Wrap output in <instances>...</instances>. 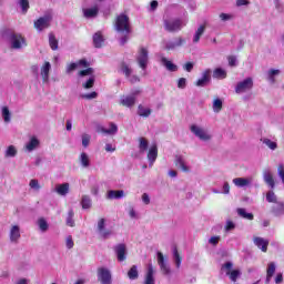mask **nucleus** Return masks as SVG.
Segmentation results:
<instances>
[{
    "mask_svg": "<svg viewBox=\"0 0 284 284\" xmlns=\"http://www.w3.org/2000/svg\"><path fill=\"white\" fill-rule=\"evenodd\" d=\"M115 30L116 32H121L122 34H124L120 39V43L121 45H125L128 43V39H130L128 34L132 32V28L130 27V18L125 16V13H121L116 17Z\"/></svg>",
    "mask_w": 284,
    "mask_h": 284,
    "instance_id": "obj_1",
    "label": "nucleus"
},
{
    "mask_svg": "<svg viewBox=\"0 0 284 284\" xmlns=\"http://www.w3.org/2000/svg\"><path fill=\"white\" fill-rule=\"evenodd\" d=\"M163 26L166 32H181V30L187 26V20H182L180 18L164 19Z\"/></svg>",
    "mask_w": 284,
    "mask_h": 284,
    "instance_id": "obj_2",
    "label": "nucleus"
},
{
    "mask_svg": "<svg viewBox=\"0 0 284 284\" xmlns=\"http://www.w3.org/2000/svg\"><path fill=\"white\" fill-rule=\"evenodd\" d=\"M221 274L229 276V278H230V281H232V283H236V281H239V278H241V270H239V268L234 270V263H232V262H225L222 265Z\"/></svg>",
    "mask_w": 284,
    "mask_h": 284,
    "instance_id": "obj_3",
    "label": "nucleus"
},
{
    "mask_svg": "<svg viewBox=\"0 0 284 284\" xmlns=\"http://www.w3.org/2000/svg\"><path fill=\"white\" fill-rule=\"evenodd\" d=\"M254 88V79L252 77H247L244 80L240 81L235 85L236 94H247Z\"/></svg>",
    "mask_w": 284,
    "mask_h": 284,
    "instance_id": "obj_4",
    "label": "nucleus"
},
{
    "mask_svg": "<svg viewBox=\"0 0 284 284\" xmlns=\"http://www.w3.org/2000/svg\"><path fill=\"white\" fill-rule=\"evenodd\" d=\"M136 62L141 70L148 69V63H150V51L145 47H140L136 54Z\"/></svg>",
    "mask_w": 284,
    "mask_h": 284,
    "instance_id": "obj_5",
    "label": "nucleus"
},
{
    "mask_svg": "<svg viewBox=\"0 0 284 284\" xmlns=\"http://www.w3.org/2000/svg\"><path fill=\"white\" fill-rule=\"evenodd\" d=\"M190 130L192 134H194V136L200 139V141H204V142L212 141V134H210V132H207L205 128L199 124H192L190 126Z\"/></svg>",
    "mask_w": 284,
    "mask_h": 284,
    "instance_id": "obj_6",
    "label": "nucleus"
},
{
    "mask_svg": "<svg viewBox=\"0 0 284 284\" xmlns=\"http://www.w3.org/2000/svg\"><path fill=\"white\" fill-rule=\"evenodd\" d=\"M10 44L12 50H21L28 47V42L21 33H12L10 36Z\"/></svg>",
    "mask_w": 284,
    "mask_h": 284,
    "instance_id": "obj_7",
    "label": "nucleus"
},
{
    "mask_svg": "<svg viewBox=\"0 0 284 284\" xmlns=\"http://www.w3.org/2000/svg\"><path fill=\"white\" fill-rule=\"evenodd\" d=\"M50 23H52V11H48L43 17L34 21V28L41 32L42 30L48 29Z\"/></svg>",
    "mask_w": 284,
    "mask_h": 284,
    "instance_id": "obj_8",
    "label": "nucleus"
},
{
    "mask_svg": "<svg viewBox=\"0 0 284 284\" xmlns=\"http://www.w3.org/2000/svg\"><path fill=\"white\" fill-rule=\"evenodd\" d=\"M98 281L100 284H112V271L108 267H99L97 271Z\"/></svg>",
    "mask_w": 284,
    "mask_h": 284,
    "instance_id": "obj_9",
    "label": "nucleus"
},
{
    "mask_svg": "<svg viewBox=\"0 0 284 284\" xmlns=\"http://www.w3.org/2000/svg\"><path fill=\"white\" fill-rule=\"evenodd\" d=\"M139 94H141V90L136 89L131 94L123 95L120 99V104L124 108H133V105L136 104V97H139Z\"/></svg>",
    "mask_w": 284,
    "mask_h": 284,
    "instance_id": "obj_10",
    "label": "nucleus"
},
{
    "mask_svg": "<svg viewBox=\"0 0 284 284\" xmlns=\"http://www.w3.org/2000/svg\"><path fill=\"white\" fill-rule=\"evenodd\" d=\"M120 71L126 77V79H129L130 83H139V81H141L139 75H132V68L125 63L121 64Z\"/></svg>",
    "mask_w": 284,
    "mask_h": 284,
    "instance_id": "obj_11",
    "label": "nucleus"
},
{
    "mask_svg": "<svg viewBox=\"0 0 284 284\" xmlns=\"http://www.w3.org/2000/svg\"><path fill=\"white\" fill-rule=\"evenodd\" d=\"M21 239V226L13 224L11 225L10 230H9V241L10 243H19Z\"/></svg>",
    "mask_w": 284,
    "mask_h": 284,
    "instance_id": "obj_12",
    "label": "nucleus"
},
{
    "mask_svg": "<svg viewBox=\"0 0 284 284\" xmlns=\"http://www.w3.org/2000/svg\"><path fill=\"white\" fill-rule=\"evenodd\" d=\"M154 274H156V271H154V266L152 265V263H149L146 266L143 284H156Z\"/></svg>",
    "mask_w": 284,
    "mask_h": 284,
    "instance_id": "obj_13",
    "label": "nucleus"
},
{
    "mask_svg": "<svg viewBox=\"0 0 284 284\" xmlns=\"http://www.w3.org/2000/svg\"><path fill=\"white\" fill-rule=\"evenodd\" d=\"M50 70H52V64L50 62H44L40 68V77H42V83H50Z\"/></svg>",
    "mask_w": 284,
    "mask_h": 284,
    "instance_id": "obj_14",
    "label": "nucleus"
},
{
    "mask_svg": "<svg viewBox=\"0 0 284 284\" xmlns=\"http://www.w3.org/2000/svg\"><path fill=\"white\" fill-rule=\"evenodd\" d=\"M114 252H115L116 258L120 263H123V261H125V258H128V248L125 247V244L115 245Z\"/></svg>",
    "mask_w": 284,
    "mask_h": 284,
    "instance_id": "obj_15",
    "label": "nucleus"
},
{
    "mask_svg": "<svg viewBox=\"0 0 284 284\" xmlns=\"http://www.w3.org/2000/svg\"><path fill=\"white\" fill-rule=\"evenodd\" d=\"M212 70L206 69L205 71L202 72V77L195 82V85L197 88H205L207 83H210L212 77Z\"/></svg>",
    "mask_w": 284,
    "mask_h": 284,
    "instance_id": "obj_16",
    "label": "nucleus"
},
{
    "mask_svg": "<svg viewBox=\"0 0 284 284\" xmlns=\"http://www.w3.org/2000/svg\"><path fill=\"white\" fill-rule=\"evenodd\" d=\"M99 4L82 10L84 19H97L99 17Z\"/></svg>",
    "mask_w": 284,
    "mask_h": 284,
    "instance_id": "obj_17",
    "label": "nucleus"
},
{
    "mask_svg": "<svg viewBox=\"0 0 284 284\" xmlns=\"http://www.w3.org/2000/svg\"><path fill=\"white\" fill-rule=\"evenodd\" d=\"M185 43V39L182 37H176L173 40H169L165 43V49L166 50H176V48H181Z\"/></svg>",
    "mask_w": 284,
    "mask_h": 284,
    "instance_id": "obj_18",
    "label": "nucleus"
},
{
    "mask_svg": "<svg viewBox=\"0 0 284 284\" xmlns=\"http://www.w3.org/2000/svg\"><path fill=\"white\" fill-rule=\"evenodd\" d=\"M253 243L261 252H267V246L270 245V241L260 236H253Z\"/></svg>",
    "mask_w": 284,
    "mask_h": 284,
    "instance_id": "obj_19",
    "label": "nucleus"
},
{
    "mask_svg": "<svg viewBox=\"0 0 284 284\" xmlns=\"http://www.w3.org/2000/svg\"><path fill=\"white\" fill-rule=\"evenodd\" d=\"M158 156H159V148L156 146V144H153L148 152V160H149L150 168L154 165V162L156 161Z\"/></svg>",
    "mask_w": 284,
    "mask_h": 284,
    "instance_id": "obj_20",
    "label": "nucleus"
},
{
    "mask_svg": "<svg viewBox=\"0 0 284 284\" xmlns=\"http://www.w3.org/2000/svg\"><path fill=\"white\" fill-rule=\"evenodd\" d=\"M158 264L160 266L161 272H163V274L168 275L170 274V265H168V263L165 262V257L163 256V253L158 252Z\"/></svg>",
    "mask_w": 284,
    "mask_h": 284,
    "instance_id": "obj_21",
    "label": "nucleus"
},
{
    "mask_svg": "<svg viewBox=\"0 0 284 284\" xmlns=\"http://www.w3.org/2000/svg\"><path fill=\"white\" fill-rule=\"evenodd\" d=\"M263 180L271 190H274V187H276V183L274 182V175H272V171L264 170Z\"/></svg>",
    "mask_w": 284,
    "mask_h": 284,
    "instance_id": "obj_22",
    "label": "nucleus"
},
{
    "mask_svg": "<svg viewBox=\"0 0 284 284\" xmlns=\"http://www.w3.org/2000/svg\"><path fill=\"white\" fill-rule=\"evenodd\" d=\"M40 141L39 139H37V136H32L30 138V140L26 143L24 145V150L27 152H34V150H37V148H39L40 145Z\"/></svg>",
    "mask_w": 284,
    "mask_h": 284,
    "instance_id": "obj_23",
    "label": "nucleus"
},
{
    "mask_svg": "<svg viewBox=\"0 0 284 284\" xmlns=\"http://www.w3.org/2000/svg\"><path fill=\"white\" fill-rule=\"evenodd\" d=\"M53 192H57L59 196H67L70 193V184L69 183L57 184Z\"/></svg>",
    "mask_w": 284,
    "mask_h": 284,
    "instance_id": "obj_24",
    "label": "nucleus"
},
{
    "mask_svg": "<svg viewBox=\"0 0 284 284\" xmlns=\"http://www.w3.org/2000/svg\"><path fill=\"white\" fill-rule=\"evenodd\" d=\"M161 63L164 65V68L169 72H178L179 71V65L174 64L172 61L168 60L166 58H161Z\"/></svg>",
    "mask_w": 284,
    "mask_h": 284,
    "instance_id": "obj_25",
    "label": "nucleus"
},
{
    "mask_svg": "<svg viewBox=\"0 0 284 284\" xmlns=\"http://www.w3.org/2000/svg\"><path fill=\"white\" fill-rule=\"evenodd\" d=\"M271 212L274 214V216H284V202L273 204Z\"/></svg>",
    "mask_w": 284,
    "mask_h": 284,
    "instance_id": "obj_26",
    "label": "nucleus"
},
{
    "mask_svg": "<svg viewBox=\"0 0 284 284\" xmlns=\"http://www.w3.org/2000/svg\"><path fill=\"white\" fill-rule=\"evenodd\" d=\"M205 24H200L197 27V29L195 30L194 34H193V43H199V41H201V37H203V34H205Z\"/></svg>",
    "mask_w": 284,
    "mask_h": 284,
    "instance_id": "obj_27",
    "label": "nucleus"
},
{
    "mask_svg": "<svg viewBox=\"0 0 284 284\" xmlns=\"http://www.w3.org/2000/svg\"><path fill=\"white\" fill-rule=\"evenodd\" d=\"M175 165L176 168H180L182 172H190V166L185 164V159H183L181 155L175 156Z\"/></svg>",
    "mask_w": 284,
    "mask_h": 284,
    "instance_id": "obj_28",
    "label": "nucleus"
},
{
    "mask_svg": "<svg viewBox=\"0 0 284 284\" xmlns=\"http://www.w3.org/2000/svg\"><path fill=\"white\" fill-rule=\"evenodd\" d=\"M79 65H82V68H88V61L87 60H80L79 62H73L67 67V73L70 74V72H74Z\"/></svg>",
    "mask_w": 284,
    "mask_h": 284,
    "instance_id": "obj_29",
    "label": "nucleus"
},
{
    "mask_svg": "<svg viewBox=\"0 0 284 284\" xmlns=\"http://www.w3.org/2000/svg\"><path fill=\"white\" fill-rule=\"evenodd\" d=\"M100 132H102L103 134H110L111 136L116 134L119 132V126H116L115 123H110L109 124V129L105 128H100Z\"/></svg>",
    "mask_w": 284,
    "mask_h": 284,
    "instance_id": "obj_30",
    "label": "nucleus"
},
{
    "mask_svg": "<svg viewBox=\"0 0 284 284\" xmlns=\"http://www.w3.org/2000/svg\"><path fill=\"white\" fill-rule=\"evenodd\" d=\"M276 272V264L271 262L266 270V284H270V281H272V276H274V273Z\"/></svg>",
    "mask_w": 284,
    "mask_h": 284,
    "instance_id": "obj_31",
    "label": "nucleus"
},
{
    "mask_svg": "<svg viewBox=\"0 0 284 284\" xmlns=\"http://www.w3.org/2000/svg\"><path fill=\"white\" fill-rule=\"evenodd\" d=\"M233 183L236 185V187H247L252 181L245 178H235L233 179Z\"/></svg>",
    "mask_w": 284,
    "mask_h": 284,
    "instance_id": "obj_32",
    "label": "nucleus"
},
{
    "mask_svg": "<svg viewBox=\"0 0 284 284\" xmlns=\"http://www.w3.org/2000/svg\"><path fill=\"white\" fill-rule=\"evenodd\" d=\"M125 196V192L123 190L114 191L111 190L108 192L106 199L114 200V199H123Z\"/></svg>",
    "mask_w": 284,
    "mask_h": 284,
    "instance_id": "obj_33",
    "label": "nucleus"
},
{
    "mask_svg": "<svg viewBox=\"0 0 284 284\" xmlns=\"http://www.w3.org/2000/svg\"><path fill=\"white\" fill-rule=\"evenodd\" d=\"M103 41H105V39L103 38V34H101V32H97L95 34H93V45H94V48H102L103 47Z\"/></svg>",
    "mask_w": 284,
    "mask_h": 284,
    "instance_id": "obj_34",
    "label": "nucleus"
},
{
    "mask_svg": "<svg viewBox=\"0 0 284 284\" xmlns=\"http://www.w3.org/2000/svg\"><path fill=\"white\" fill-rule=\"evenodd\" d=\"M1 116L4 123H10V121H12V113L10 112V109L8 106L1 108Z\"/></svg>",
    "mask_w": 284,
    "mask_h": 284,
    "instance_id": "obj_35",
    "label": "nucleus"
},
{
    "mask_svg": "<svg viewBox=\"0 0 284 284\" xmlns=\"http://www.w3.org/2000/svg\"><path fill=\"white\" fill-rule=\"evenodd\" d=\"M138 114H139V116H143L144 119H148V116H150V114H152V109L140 104L138 106Z\"/></svg>",
    "mask_w": 284,
    "mask_h": 284,
    "instance_id": "obj_36",
    "label": "nucleus"
},
{
    "mask_svg": "<svg viewBox=\"0 0 284 284\" xmlns=\"http://www.w3.org/2000/svg\"><path fill=\"white\" fill-rule=\"evenodd\" d=\"M18 152L19 151L17 150V146L9 145L7 148V150L4 151V156H6V159H14V156H17Z\"/></svg>",
    "mask_w": 284,
    "mask_h": 284,
    "instance_id": "obj_37",
    "label": "nucleus"
},
{
    "mask_svg": "<svg viewBox=\"0 0 284 284\" xmlns=\"http://www.w3.org/2000/svg\"><path fill=\"white\" fill-rule=\"evenodd\" d=\"M128 277L130 281H136V278H139V267L136 265L131 266L128 272Z\"/></svg>",
    "mask_w": 284,
    "mask_h": 284,
    "instance_id": "obj_38",
    "label": "nucleus"
},
{
    "mask_svg": "<svg viewBox=\"0 0 284 284\" xmlns=\"http://www.w3.org/2000/svg\"><path fill=\"white\" fill-rule=\"evenodd\" d=\"M262 143L267 146L268 150H276L278 148V144L275 141H272L271 139L263 138L261 139Z\"/></svg>",
    "mask_w": 284,
    "mask_h": 284,
    "instance_id": "obj_39",
    "label": "nucleus"
},
{
    "mask_svg": "<svg viewBox=\"0 0 284 284\" xmlns=\"http://www.w3.org/2000/svg\"><path fill=\"white\" fill-rule=\"evenodd\" d=\"M227 78V71L224 69L217 68L213 71V79H226Z\"/></svg>",
    "mask_w": 284,
    "mask_h": 284,
    "instance_id": "obj_40",
    "label": "nucleus"
},
{
    "mask_svg": "<svg viewBox=\"0 0 284 284\" xmlns=\"http://www.w3.org/2000/svg\"><path fill=\"white\" fill-rule=\"evenodd\" d=\"M237 214L242 219H246L247 221H254V214L247 213V210L245 209H237Z\"/></svg>",
    "mask_w": 284,
    "mask_h": 284,
    "instance_id": "obj_41",
    "label": "nucleus"
},
{
    "mask_svg": "<svg viewBox=\"0 0 284 284\" xmlns=\"http://www.w3.org/2000/svg\"><path fill=\"white\" fill-rule=\"evenodd\" d=\"M80 165H82V168H89L90 166V155H88V153L82 152L80 154Z\"/></svg>",
    "mask_w": 284,
    "mask_h": 284,
    "instance_id": "obj_42",
    "label": "nucleus"
},
{
    "mask_svg": "<svg viewBox=\"0 0 284 284\" xmlns=\"http://www.w3.org/2000/svg\"><path fill=\"white\" fill-rule=\"evenodd\" d=\"M149 142L145 138H139V151L141 154L148 152Z\"/></svg>",
    "mask_w": 284,
    "mask_h": 284,
    "instance_id": "obj_43",
    "label": "nucleus"
},
{
    "mask_svg": "<svg viewBox=\"0 0 284 284\" xmlns=\"http://www.w3.org/2000/svg\"><path fill=\"white\" fill-rule=\"evenodd\" d=\"M81 205L83 210H90L92 207V199L89 195H83L81 200Z\"/></svg>",
    "mask_w": 284,
    "mask_h": 284,
    "instance_id": "obj_44",
    "label": "nucleus"
},
{
    "mask_svg": "<svg viewBox=\"0 0 284 284\" xmlns=\"http://www.w3.org/2000/svg\"><path fill=\"white\" fill-rule=\"evenodd\" d=\"M49 45L51 50H59V41L54 37V33L49 34Z\"/></svg>",
    "mask_w": 284,
    "mask_h": 284,
    "instance_id": "obj_45",
    "label": "nucleus"
},
{
    "mask_svg": "<svg viewBox=\"0 0 284 284\" xmlns=\"http://www.w3.org/2000/svg\"><path fill=\"white\" fill-rule=\"evenodd\" d=\"M266 201L267 203H274L275 205L278 203V197L276 196V193H274V191H268L266 193Z\"/></svg>",
    "mask_w": 284,
    "mask_h": 284,
    "instance_id": "obj_46",
    "label": "nucleus"
},
{
    "mask_svg": "<svg viewBox=\"0 0 284 284\" xmlns=\"http://www.w3.org/2000/svg\"><path fill=\"white\" fill-rule=\"evenodd\" d=\"M278 74H281V70L278 69H270L267 72V79L268 81H271V83H274L275 81V77H278Z\"/></svg>",
    "mask_w": 284,
    "mask_h": 284,
    "instance_id": "obj_47",
    "label": "nucleus"
},
{
    "mask_svg": "<svg viewBox=\"0 0 284 284\" xmlns=\"http://www.w3.org/2000/svg\"><path fill=\"white\" fill-rule=\"evenodd\" d=\"M221 110H223V100L216 98L214 101H213V112H221Z\"/></svg>",
    "mask_w": 284,
    "mask_h": 284,
    "instance_id": "obj_48",
    "label": "nucleus"
},
{
    "mask_svg": "<svg viewBox=\"0 0 284 284\" xmlns=\"http://www.w3.org/2000/svg\"><path fill=\"white\" fill-rule=\"evenodd\" d=\"M67 225H69V227H74V211L72 210L68 212Z\"/></svg>",
    "mask_w": 284,
    "mask_h": 284,
    "instance_id": "obj_49",
    "label": "nucleus"
},
{
    "mask_svg": "<svg viewBox=\"0 0 284 284\" xmlns=\"http://www.w3.org/2000/svg\"><path fill=\"white\" fill-rule=\"evenodd\" d=\"M94 81H95L94 75H91V77L87 80V82H84V83L82 84V88H84V90H90V88H93Z\"/></svg>",
    "mask_w": 284,
    "mask_h": 284,
    "instance_id": "obj_50",
    "label": "nucleus"
},
{
    "mask_svg": "<svg viewBox=\"0 0 284 284\" xmlns=\"http://www.w3.org/2000/svg\"><path fill=\"white\" fill-rule=\"evenodd\" d=\"M38 225L41 230V232H48V221H45V219L41 217L40 220H38Z\"/></svg>",
    "mask_w": 284,
    "mask_h": 284,
    "instance_id": "obj_51",
    "label": "nucleus"
},
{
    "mask_svg": "<svg viewBox=\"0 0 284 284\" xmlns=\"http://www.w3.org/2000/svg\"><path fill=\"white\" fill-rule=\"evenodd\" d=\"M19 6L24 14L30 10V2L28 0H19Z\"/></svg>",
    "mask_w": 284,
    "mask_h": 284,
    "instance_id": "obj_52",
    "label": "nucleus"
},
{
    "mask_svg": "<svg viewBox=\"0 0 284 284\" xmlns=\"http://www.w3.org/2000/svg\"><path fill=\"white\" fill-rule=\"evenodd\" d=\"M173 258L176 267H181V255H179V251L173 248Z\"/></svg>",
    "mask_w": 284,
    "mask_h": 284,
    "instance_id": "obj_53",
    "label": "nucleus"
},
{
    "mask_svg": "<svg viewBox=\"0 0 284 284\" xmlns=\"http://www.w3.org/2000/svg\"><path fill=\"white\" fill-rule=\"evenodd\" d=\"M219 18L223 22L232 21V19H234V14H232V13H220Z\"/></svg>",
    "mask_w": 284,
    "mask_h": 284,
    "instance_id": "obj_54",
    "label": "nucleus"
},
{
    "mask_svg": "<svg viewBox=\"0 0 284 284\" xmlns=\"http://www.w3.org/2000/svg\"><path fill=\"white\" fill-rule=\"evenodd\" d=\"M97 97H99V93H97L95 91L81 95V98L87 99V101H92V99H97Z\"/></svg>",
    "mask_w": 284,
    "mask_h": 284,
    "instance_id": "obj_55",
    "label": "nucleus"
},
{
    "mask_svg": "<svg viewBox=\"0 0 284 284\" xmlns=\"http://www.w3.org/2000/svg\"><path fill=\"white\" fill-rule=\"evenodd\" d=\"M92 139V136H90V134L83 133L82 134V145L83 148H88V145H90V140Z\"/></svg>",
    "mask_w": 284,
    "mask_h": 284,
    "instance_id": "obj_56",
    "label": "nucleus"
},
{
    "mask_svg": "<svg viewBox=\"0 0 284 284\" xmlns=\"http://www.w3.org/2000/svg\"><path fill=\"white\" fill-rule=\"evenodd\" d=\"M235 227L236 224H234V222H232L231 220H227L224 230L225 232H232V230H235Z\"/></svg>",
    "mask_w": 284,
    "mask_h": 284,
    "instance_id": "obj_57",
    "label": "nucleus"
},
{
    "mask_svg": "<svg viewBox=\"0 0 284 284\" xmlns=\"http://www.w3.org/2000/svg\"><path fill=\"white\" fill-rule=\"evenodd\" d=\"M186 85H187V79H185V78H180V79L178 80V88H179L180 90H185Z\"/></svg>",
    "mask_w": 284,
    "mask_h": 284,
    "instance_id": "obj_58",
    "label": "nucleus"
},
{
    "mask_svg": "<svg viewBox=\"0 0 284 284\" xmlns=\"http://www.w3.org/2000/svg\"><path fill=\"white\" fill-rule=\"evenodd\" d=\"M99 234L102 239H110V236H112V231L102 229V231H99Z\"/></svg>",
    "mask_w": 284,
    "mask_h": 284,
    "instance_id": "obj_59",
    "label": "nucleus"
},
{
    "mask_svg": "<svg viewBox=\"0 0 284 284\" xmlns=\"http://www.w3.org/2000/svg\"><path fill=\"white\" fill-rule=\"evenodd\" d=\"M90 74H94V69L88 68L79 72L80 77H90Z\"/></svg>",
    "mask_w": 284,
    "mask_h": 284,
    "instance_id": "obj_60",
    "label": "nucleus"
},
{
    "mask_svg": "<svg viewBox=\"0 0 284 284\" xmlns=\"http://www.w3.org/2000/svg\"><path fill=\"white\" fill-rule=\"evenodd\" d=\"M29 186L32 190H41V185H39V180H31Z\"/></svg>",
    "mask_w": 284,
    "mask_h": 284,
    "instance_id": "obj_61",
    "label": "nucleus"
},
{
    "mask_svg": "<svg viewBox=\"0 0 284 284\" xmlns=\"http://www.w3.org/2000/svg\"><path fill=\"white\" fill-rule=\"evenodd\" d=\"M183 70H185V72H192V70H194V62H186L183 65Z\"/></svg>",
    "mask_w": 284,
    "mask_h": 284,
    "instance_id": "obj_62",
    "label": "nucleus"
},
{
    "mask_svg": "<svg viewBox=\"0 0 284 284\" xmlns=\"http://www.w3.org/2000/svg\"><path fill=\"white\" fill-rule=\"evenodd\" d=\"M227 60H229V65H231V68H234V67L237 65V60H236V57H235V55H230V57L227 58Z\"/></svg>",
    "mask_w": 284,
    "mask_h": 284,
    "instance_id": "obj_63",
    "label": "nucleus"
},
{
    "mask_svg": "<svg viewBox=\"0 0 284 284\" xmlns=\"http://www.w3.org/2000/svg\"><path fill=\"white\" fill-rule=\"evenodd\" d=\"M221 241V236H212L209 239L210 245H219V242Z\"/></svg>",
    "mask_w": 284,
    "mask_h": 284,
    "instance_id": "obj_64",
    "label": "nucleus"
}]
</instances>
